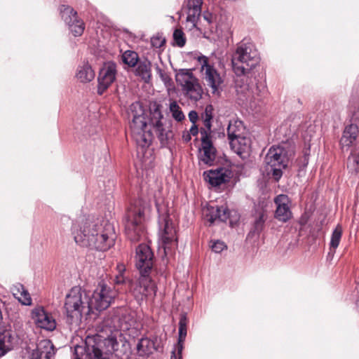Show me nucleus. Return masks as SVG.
I'll return each instance as SVG.
<instances>
[{
	"mask_svg": "<svg viewBox=\"0 0 359 359\" xmlns=\"http://www.w3.org/2000/svg\"><path fill=\"white\" fill-rule=\"evenodd\" d=\"M259 62L258 52L251 42L243 40L237 44L231 56V65L237 77L235 81L236 94L242 102L258 100L265 90L264 86L248 82L252 76V70Z\"/></svg>",
	"mask_w": 359,
	"mask_h": 359,
	"instance_id": "1",
	"label": "nucleus"
},
{
	"mask_svg": "<svg viewBox=\"0 0 359 359\" xmlns=\"http://www.w3.org/2000/svg\"><path fill=\"white\" fill-rule=\"evenodd\" d=\"M72 231L75 242L81 247L105 252L115 244L114 228L108 222L82 218L73 224Z\"/></svg>",
	"mask_w": 359,
	"mask_h": 359,
	"instance_id": "2",
	"label": "nucleus"
},
{
	"mask_svg": "<svg viewBox=\"0 0 359 359\" xmlns=\"http://www.w3.org/2000/svg\"><path fill=\"white\" fill-rule=\"evenodd\" d=\"M96 337H88L86 346H75L72 359H114V353L119 344L114 336H109L103 341H97Z\"/></svg>",
	"mask_w": 359,
	"mask_h": 359,
	"instance_id": "3",
	"label": "nucleus"
},
{
	"mask_svg": "<svg viewBox=\"0 0 359 359\" xmlns=\"http://www.w3.org/2000/svg\"><path fill=\"white\" fill-rule=\"evenodd\" d=\"M149 210V203L142 198L135 200L128 208L126 215L125 231L131 241L137 242L145 237L144 215Z\"/></svg>",
	"mask_w": 359,
	"mask_h": 359,
	"instance_id": "4",
	"label": "nucleus"
},
{
	"mask_svg": "<svg viewBox=\"0 0 359 359\" xmlns=\"http://www.w3.org/2000/svg\"><path fill=\"white\" fill-rule=\"evenodd\" d=\"M128 116L131 118L130 128L132 138L137 147L147 148L154 138L151 130H147V122L144 116V109L140 102L132 103L129 107Z\"/></svg>",
	"mask_w": 359,
	"mask_h": 359,
	"instance_id": "5",
	"label": "nucleus"
},
{
	"mask_svg": "<svg viewBox=\"0 0 359 359\" xmlns=\"http://www.w3.org/2000/svg\"><path fill=\"white\" fill-rule=\"evenodd\" d=\"M64 308L70 324H77L81 321L83 316L92 314L89 296L80 287H72L67 294Z\"/></svg>",
	"mask_w": 359,
	"mask_h": 359,
	"instance_id": "6",
	"label": "nucleus"
},
{
	"mask_svg": "<svg viewBox=\"0 0 359 359\" xmlns=\"http://www.w3.org/2000/svg\"><path fill=\"white\" fill-rule=\"evenodd\" d=\"M293 155V147L287 143L272 146L265 158L268 174H271L274 180H280L283 175V169L287 167Z\"/></svg>",
	"mask_w": 359,
	"mask_h": 359,
	"instance_id": "7",
	"label": "nucleus"
},
{
	"mask_svg": "<svg viewBox=\"0 0 359 359\" xmlns=\"http://www.w3.org/2000/svg\"><path fill=\"white\" fill-rule=\"evenodd\" d=\"M149 125L154 131L161 147H168L174 143L175 133L170 122L166 123L161 111L160 106L150 110Z\"/></svg>",
	"mask_w": 359,
	"mask_h": 359,
	"instance_id": "8",
	"label": "nucleus"
},
{
	"mask_svg": "<svg viewBox=\"0 0 359 359\" xmlns=\"http://www.w3.org/2000/svg\"><path fill=\"white\" fill-rule=\"evenodd\" d=\"M177 83L182 86L184 95L193 102L202 98L203 90L198 80L190 69H180L175 76Z\"/></svg>",
	"mask_w": 359,
	"mask_h": 359,
	"instance_id": "9",
	"label": "nucleus"
},
{
	"mask_svg": "<svg viewBox=\"0 0 359 359\" xmlns=\"http://www.w3.org/2000/svg\"><path fill=\"white\" fill-rule=\"evenodd\" d=\"M118 294L117 291L105 283H100L93 293L89 296L91 313L107 309Z\"/></svg>",
	"mask_w": 359,
	"mask_h": 359,
	"instance_id": "10",
	"label": "nucleus"
},
{
	"mask_svg": "<svg viewBox=\"0 0 359 359\" xmlns=\"http://www.w3.org/2000/svg\"><path fill=\"white\" fill-rule=\"evenodd\" d=\"M156 207L159 214L161 226H162L161 239L166 252L167 250H170L177 245V231L174 223L170 219V216L164 212V210L158 201L156 202Z\"/></svg>",
	"mask_w": 359,
	"mask_h": 359,
	"instance_id": "11",
	"label": "nucleus"
},
{
	"mask_svg": "<svg viewBox=\"0 0 359 359\" xmlns=\"http://www.w3.org/2000/svg\"><path fill=\"white\" fill-rule=\"evenodd\" d=\"M201 65V72L205 84L211 88L213 94L219 93L224 82L223 77L215 68L214 64L211 63L208 57L201 55L198 57Z\"/></svg>",
	"mask_w": 359,
	"mask_h": 359,
	"instance_id": "12",
	"label": "nucleus"
},
{
	"mask_svg": "<svg viewBox=\"0 0 359 359\" xmlns=\"http://www.w3.org/2000/svg\"><path fill=\"white\" fill-rule=\"evenodd\" d=\"M243 166L242 165L231 164L226 161L223 166H217L203 172L204 180H239L243 175Z\"/></svg>",
	"mask_w": 359,
	"mask_h": 359,
	"instance_id": "13",
	"label": "nucleus"
},
{
	"mask_svg": "<svg viewBox=\"0 0 359 359\" xmlns=\"http://www.w3.org/2000/svg\"><path fill=\"white\" fill-rule=\"evenodd\" d=\"M130 291L138 302L143 301L148 296L155 295L156 287L149 273H140V278L135 282L130 281Z\"/></svg>",
	"mask_w": 359,
	"mask_h": 359,
	"instance_id": "14",
	"label": "nucleus"
},
{
	"mask_svg": "<svg viewBox=\"0 0 359 359\" xmlns=\"http://www.w3.org/2000/svg\"><path fill=\"white\" fill-rule=\"evenodd\" d=\"M116 76V65L113 62H105L100 69L97 78V93L104 92L114 82Z\"/></svg>",
	"mask_w": 359,
	"mask_h": 359,
	"instance_id": "15",
	"label": "nucleus"
},
{
	"mask_svg": "<svg viewBox=\"0 0 359 359\" xmlns=\"http://www.w3.org/2000/svg\"><path fill=\"white\" fill-rule=\"evenodd\" d=\"M201 142L199 160L205 164L213 165L217 156V149L212 142V135H208L205 131L201 132Z\"/></svg>",
	"mask_w": 359,
	"mask_h": 359,
	"instance_id": "16",
	"label": "nucleus"
},
{
	"mask_svg": "<svg viewBox=\"0 0 359 359\" xmlns=\"http://www.w3.org/2000/svg\"><path fill=\"white\" fill-rule=\"evenodd\" d=\"M136 266L140 273H149L153 266L154 254L148 245L140 244L136 249Z\"/></svg>",
	"mask_w": 359,
	"mask_h": 359,
	"instance_id": "17",
	"label": "nucleus"
},
{
	"mask_svg": "<svg viewBox=\"0 0 359 359\" xmlns=\"http://www.w3.org/2000/svg\"><path fill=\"white\" fill-rule=\"evenodd\" d=\"M273 201L276 206L274 217L283 223L288 222L292 217L290 200L288 196L285 194H279L275 197Z\"/></svg>",
	"mask_w": 359,
	"mask_h": 359,
	"instance_id": "18",
	"label": "nucleus"
},
{
	"mask_svg": "<svg viewBox=\"0 0 359 359\" xmlns=\"http://www.w3.org/2000/svg\"><path fill=\"white\" fill-rule=\"evenodd\" d=\"M32 319L40 328L52 331L56 327V322L53 316L46 312L43 307L35 308L32 311Z\"/></svg>",
	"mask_w": 359,
	"mask_h": 359,
	"instance_id": "19",
	"label": "nucleus"
},
{
	"mask_svg": "<svg viewBox=\"0 0 359 359\" xmlns=\"http://www.w3.org/2000/svg\"><path fill=\"white\" fill-rule=\"evenodd\" d=\"M205 219L210 224L216 222H226L229 217V211L225 206L208 205L203 209Z\"/></svg>",
	"mask_w": 359,
	"mask_h": 359,
	"instance_id": "20",
	"label": "nucleus"
},
{
	"mask_svg": "<svg viewBox=\"0 0 359 359\" xmlns=\"http://www.w3.org/2000/svg\"><path fill=\"white\" fill-rule=\"evenodd\" d=\"M203 0H185L183 8L187 13V22L192 24L195 27L201 15V7Z\"/></svg>",
	"mask_w": 359,
	"mask_h": 359,
	"instance_id": "21",
	"label": "nucleus"
},
{
	"mask_svg": "<svg viewBox=\"0 0 359 359\" xmlns=\"http://www.w3.org/2000/svg\"><path fill=\"white\" fill-rule=\"evenodd\" d=\"M358 127L355 124L346 126L342 137L340 140V145L343 151H348L355 143L358 136Z\"/></svg>",
	"mask_w": 359,
	"mask_h": 359,
	"instance_id": "22",
	"label": "nucleus"
},
{
	"mask_svg": "<svg viewBox=\"0 0 359 359\" xmlns=\"http://www.w3.org/2000/svg\"><path fill=\"white\" fill-rule=\"evenodd\" d=\"M214 108L212 104H208L205 107L203 112L201 114V119L203 122V127L200 128V134L205 131L208 135H212V122L214 117Z\"/></svg>",
	"mask_w": 359,
	"mask_h": 359,
	"instance_id": "23",
	"label": "nucleus"
},
{
	"mask_svg": "<svg viewBox=\"0 0 359 359\" xmlns=\"http://www.w3.org/2000/svg\"><path fill=\"white\" fill-rule=\"evenodd\" d=\"M95 72L88 62H83L77 67L76 77L81 83H88L95 78Z\"/></svg>",
	"mask_w": 359,
	"mask_h": 359,
	"instance_id": "24",
	"label": "nucleus"
},
{
	"mask_svg": "<svg viewBox=\"0 0 359 359\" xmlns=\"http://www.w3.org/2000/svg\"><path fill=\"white\" fill-rule=\"evenodd\" d=\"M136 65L135 74L141 77L144 82L149 83L151 78V62L148 59L144 58L140 60Z\"/></svg>",
	"mask_w": 359,
	"mask_h": 359,
	"instance_id": "25",
	"label": "nucleus"
},
{
	"mask_svg": "<svg viewBox=\"0 0 359 359\" xmlns=\"http://www.w3.org/2000/svg\"><path fill=\"white\" fill-rule=\"evenodd\" d=\"M229 144L231 149L238 155L241 156L250 148V140L244 135H242L236 138H231V140H229Z\"/></svg>",
	"mask_w": 359,
	"mask_h": 359,
	"instance_id": "26",
	"label": "nucleus"
},
{
	"mask_svg": "<svg viewBox=\"0 0 359 359\" xmlns=\"http://www.w3.org/2000/svg\"><path fill=\"white\" fill-rule=\"evenodd\" d=\"M136 349L140 356H149L156 350V347L151 339L148 337H142L138 341Z\"/></svg>",
	"mask_w": 359,
	"mask_h": 359,
	"instance_id": "27",
	"label": "nucleus"
},
{
	"mask_svg": "<svg viewBox=\"0 0 359 359\" xmlns=\"http://www.w3.org/2000/svg\"><path fill=\"white\" fill-rule=\"evenodd\" d=\"M343 229L341 225L338 224L333 230L330 242V252H328V257L331 259L333 258L337 248H338L341 238L342 236Z\"/></svg>",
	"mask_w": 359,
	"mask_h": 359,
	"instance_id": "28",
	"label": "nucleus"
},
{
	"mask_svg": "<svg viewBox=\"0 0 359 359\" xmlns=\"http://www.w3.org/2000/svg\"><path fill=\"white\" fill-rule=\"evenodd\" d=\"M13 337L8 330L0 331V357L9 351L13 344Z\"/></svg>",
	"mask_w": 359,
	"mask_h": 359,
	"instance_id": "29",
	"label": "nucleus"
},
{
	"mask_svg": "<svg viewBox=\"0 0 359 359\" xmlns=\"http://www.w3.org/2000/svg\"><path fill=\"white\" fill-rule=\"evenodd\" d=\"M243 130L244 126L242 121H229L226 131L229 141L231 140V138H236L238 137L243 135Z\"/></svg>",
	"mask_w": 359,
	"mask_h": 359,
	"instance_id": "30",
	"label": "nucleus"
},
{
	"mask_svg": "<svg viewBox=\"0 0 359 359\" xmlns=\"http://www.w3.org/2000/svg\"><path fill=\"white\" fill-rule=\"evenodd\" d=\"M188 319L185 313L180 315L179 321V339H178V353L181 354L182 350V343L185 340L187 336V327Z\"/></svg>",
	"mask_w": 359,
	"mask_h": 359,
	"instance_id": "31",
	"label": "nucleus"
},
{
	"mask_svg": "<svg viewBox=\"0 0 359 359\" xmlns=\"http://www.w3.org/2000/svg\"><path fill=\"white\" fill-rule=\"evenodd\" d=\"M273 204L270 196L264 194L259 198L258 202L255 205L254 210L260 212L269 214L272 208Z\"/></svg>",
	"mask_w": 359,
	"mask_h": 359,
	"instance_id": "32",
	"label": "nucleus"
},
{
	"mask_svg": "<svg viewBox=\"0 0 359 359\" xmlns=\"http://www.w3.org/2000/svg\"><path fill=\"white\" fill-rule=\"evenodd\" d=\"M60 13L61 18L67 25L72 22H74L75 20H76V18H78L77 12L69 6H60Z\"/></svg>",
	"mask_w": 359,
	"mask_h": 359,
	"instance_id": "33",
	"label": "nucleus"
},
{
	"mask_svg": "<svg viewBox=\"0 0 359 359\" xmlns=\"http://www.w3.org/2000/svg\"><path fill=\"white\" fill-rule=\"evenodd\" d=\"M253 217L254 230L259 233L262 231L264 226L265 222L268 218V214L255 210Z\"/></svg>",
	"mask_w": 359,
	"mask_h": 359,
	"instance_id": "34",
	"label": "nucleus"
},
{
	"mask_svg": "<svg viewBox=\"0 0 359 359\" xmlns=\"http://www.w3.org/2000/svg\"><path fill=\"white\" fill-rule=\"evenodd\" d=\"M122 60L124 64L128 65L130 67L136 66L140 59L138 54L133 50H126L122 55Z\"/></svg>",
	"mask_w": 359,
	"mask_h": 359,
	"instance_id": "35",
	"label": "nucleus"
},
{
	"mask_svg": "<svg viewBox=\"0 0 359 359\" xmlns=\"http://www.w3.org/2000/svg\"><path fill=\"white\" fill-rule=\"evenodd\" d=\"M169 110L172 117L177 121L180 122L185 118V116L176 101L170 102L169 104Z\"/></svg>",
	"mask_w": 359,
	"mask_h": 359,
	"instance_id": "36",
	"label": "nucleus"
},
{
	"mask_svg": "<svg viewBox=\"0 0 359 359\" xmlns=\"http://www.w3.org/2000/svg\"><path fill=\"white\" fill-rule=\"evenodd\" d=\"M347 168L352 174L359 172V154L351 153L347 161Z\"/></svg>",
	"mask_w": 359,
	"mask_h": 359,
	"instance_id": "37",
	"label": "nucleus"
},
{
	"mask_svg": "<svg viewBox=\"0 0 359 359\" xmlns=\"http://www.w3.org/2000/svg\"><path fill=\"white\" fill-rule=\"evenodd\" d=\"M67 25L69 26V30L74 36H81L83 34L85 28L83 22L79 20L78 18L74 22H70L67 24Z\"/></svg>",
	"mask_w": 359,
	"mask_h": 359,
	"instance_id": "38",
	"label": "nucleus"
},
{
	"mask_svg": "<svg viewBox=\"0 0 359 359\" xmlns=\"http://www.w3.org/2000/svg\"><path fill=\"white\" fill-rule=\"evenodd\" d=\"M309 155L304 154L299 160L298 163V168L297 170V177L299 178H303L306 176V167L309 164Z\"/></svg>",
	"mask_w": 359,
	"mask_h": 359,
	"instance_id": "39",
	"label": "nucleus"
},
{
	"mask_svg": "<svg viewBox=\"0 0 359 359\" xmlns=\"http://www.w3.org/2000/svg\"><path fill=\"white\" fill-rule=\"evenodd\" d=\"M116 270L117 274L115 276L114 282L116 285L125 283V278L123 273L126 271V266L123 263H118L116 265Z\"/></svg>",
	"mask_w": 359,
	"mask_h": 359,
	"instance_id": "40",
	"label": "nucleus"
},
{
	"mask_svg": "<svg viewBox=\"0 0 359 359\" xmlns=\"http://www.w3.org/2000/svg\"><path fill=\"white\" fill-rule=\"evenodd\" d=\"M156 72L158 75L161 81L163 82L165 86H170L172 84V79L168 72L162 69L158 65L156 66Z\"/></svg>",
	"mask_w": 359,
	"mask_h": 359,
	"instance_id": "41",
	"label": "nucleus"
},
{
	"mask_svg": "<svg viewBox=\"0 0 359 359\" xmlns=\"http://www.w3.org/2000/svg\"><path fill=\"white\" fill-rule=\"evenodd\" d=\"M173 39L175 43L179 47H183L185 45L186 41L184 38V32L179 29H175L173 32Z\"/></svg>",
	"mask_w": 359,
	"mask_h": 359,
	"instance_id": "42",
	"label": "nucleus"
},
{
	"mask_svg": "<svg viewBox=\"0 0 359 359\" xmlns=\"http://www.w3.org/2000/svg\"><path fill=\"white\" fill-rule=\"evenodd\" d=\"M212 250L216 253H219L226 248V244L221 241H215L212 242L210 245Z\"/></svg>",
	"mask_w": 359,
	"mask_h": 359,
	"instance_id": "43",
	"label": "nucleus"
},
{
	"mask_svg": "<svg viewBox=\"0 0 359 359\" xmlns=\"http://www.w3.org/2000/svg\"><path fill=\"white\" fill-rule=\"evenodd\" d=\"M24 289L25 287L20 283H17L16 285H13V287L11 288L13 294L16 299H18L19 302L20 297L22 296V290H24Z\"/></svg>",
	"mask_w": 359,
	"mask_h": 359,
	"instance_id": "44",
	"label": "nucleus"
},
{
	"mask_svg": "<svg viewBox=\"0 0 359 359\" xmlns=\"http://www.w3.org/2000/svg\"><path fill=\"white\" fill-rule=\"evenodd\" d=\"M20 302L27 306L32 304V298L25 288L22 290V296L20 297Z\"/></svg>",
	"mask_w": 359,
	"mask_h": 359,
	"instance_id": "45",
	"label": "nucleus"
},
{
	"mask_svg": "<svg viewBox=\"0 0 359 359\" xmlns=\"http://www.w3.org/2000/svg\"><path fill=\"white\" fill-rule=\"evenodd\" d=\"M289 126H290V124L288 123V122H285L278 128L279 133H283L284 135V136H285L287 140L288 138H290L292 135L291 131H289V132L287 131Z\"/></svg>",
	"mask_w": 359,
	"mask_h": 359,
	"instance_id": "46",
	"label": "nucleus"
},
{
	"mask_svg": "<svg viewBox=\"0 0 359 359\" xmlns=\"http://www.w3.org/2000/svg\"><path fill=\"white\" fill-rule=\"evenodd\" d=\"M226 182V181H207V187L209 189H213L215 191H217L219 187Z\"/></svg>",
	"mask_w": 359,
	"mask_h": 359,
	"instance_id": "47",
	"label": "nucleus"
},
{
	"mask_svg": "<svg viewBox=\"0 0 359 359\" xmlns=\"http://www.w3.org/2000/svg\"><path fill=\"white\" fill-rule=\"evenodd\" d=\"M202 16L208 25H210L213 22L214 15L209 11H204Z\"/></svg>",
	"mask_w": 359,
	"mask_h": 359,
	"instance_id": "48",
	"label": "nucleus"
},
{
	"mask_svg": "<svg viewBox=\"0 0 359 359\" xmlns=\"http://www.w3.org/2000/svg\"><path fill=\"white\" fill-rule=\"evenodd\" d=\"M188 116H189V121L191 122L192 125L196 124V121L198 119V113L194 110H191L189 111Z\"/></svg>",
	"mask_w": 359,
	"mask_h": 359,
	"instance_id": "49",
	"label": "nucleus"
},
{
	"mask_svg": "<svg viewBox=\"0 0 359 359\" xmlns=\"http://www.w3.org/2000/svg\"><path fill=\"white\" fill-rule=\"evenodd\" d=\"M188 132L191 134V136H196L200 133V129H198L196 124H193Z\"/></svg>",
	"mask_w": 359,
	"mask_h": 359,
	"instance_id": "50",
	"label": "nucleus"
},
{
	"mask_svg": "<svg viewBox=\"0 0 359 359\" xmlns=\"http://www.w3.org/2000/svg\"><path fill=\"white\" fill-rule=\"evenodd\" d=\"M130 324L128 323V320H126L124 323L122 320H121L119 322V324H118V327L120 329L124 330H128L129 327H130Z\"/></svg>",
	"mask_w": 359,
	"mask_h": 359,
	"instance_id": "51",
	"label": "nucleus"
},
{
	"mask_svg": "<svg viewBox=\"0 0 359 359\" xmlns=\"http://www.w3.org/2000/svg\"><path fill=\"white\" fill-rule=\"evenodd\" d=\"M182 137L183 141L185 142H189L191 140V134L188 131H184Z\"/></svg>",
	"mask_w": 359,
	"mask_h": 359,
	"instance_id": "52",
	"label": "nucleus"
},
{
	"mask_svg": "<svg viewBox=\"0 0 359 359\" xmlns=\"http://www.w3.org/2000/svg\"><path fill=\"white\" fill-rule=\"evenodd\" d=\"M32 359H41V355H39V353L38 351L33 352L32 355Z\"/></svg>",
	"mask_w": 359,
	"mask_h": 359,
	"instance_id": "53",
	"label": "nucleus"
},
{
	"mask_svg": "<svg viewBox=\"0 0 359 359\" xmlns=\"http://www.w3.org/2000/svg\"><path fill=\"white\" fill-rule=\"evenodd\" d=\"M266 182L265 181H262L260 184H259V186L261 187H263L264 186L266 187Z\"/></svg>",
	"mask_w": 359,
	"mask_h": 359,
	"instance_id": "54",
	"label": "nucleus"
},
{
	"mask_svg": "<svg viewBox=\"0 0 359 359\" xmlns=\"http://www.w3.org/2000/svg\"><path fill=\"white\" fill-rule=\"evenodd\" d=\"M170 359H176V355H175V351L172 352Z\"/></svg>",
	"mask_w": 359,
	"mask_h": 359,
	"instance_id": "55",
	"label": "nucleus"
},
{
	"mask_svg": "<svg viewBox=\"0 0 359 359\" xmlns=\"http://www.w3.org/2000/svg\"><path fill=\"white\" fill-rule=\"evenodd\" d=\"M46 358L47 359H50V352H48V353H46Z\"/></svg>",
	"mask_w": 359,
	"mask_h": 359,
	"instance_id": "56",
	"label": "nucleus"
},
{
	"mask_svg": "<svg viewBox=\"0 0 359 359\" xmlns=\"http://www.w3.org/2000/svg\"><path fill=\"white\" fill-rule=\"evenodd\" d=\"M155 40H156V39H151V42H152V44H153V46H157V44L155 43Z\"/></svg>",
	"mask_w": 359,
	"mask_h": 359,
	"instance_id": "57",
	"label": "nucleus"
},
{
	"mask_svg": "<svg viewBox=\"0 0 359 359\" xmlns=\"http://www.w3.org/2000/svg\"><path fill=\"white\" fill-rule=\"evenodd\" d=\"M356 306H357L358 310L359 311V300L356 303Z\"/></svg>",
	"mask_w": 359,
	"mask_h": 359,
	"instance_id": "58",
	"label": "nucleus"
},
{
	"mask_svg": "<svg viewBox=\"0 0 359 359\" xmlns=\"http://www.w3.org/2000/svg\"><path fill=\"white\" fill-rule=\"evenodd\" d=\"M164 42H165V41H164V40L161 41V43H160V44L158 45V46H159V47H160V46H162V44H163V43H164Z\"/></svg>",
	"mask_w": 359,
	"mask_h": 359,
	"instance_id": "59",
	"label": "nucleus"
}]
</instances>
